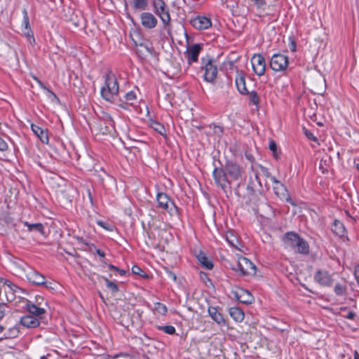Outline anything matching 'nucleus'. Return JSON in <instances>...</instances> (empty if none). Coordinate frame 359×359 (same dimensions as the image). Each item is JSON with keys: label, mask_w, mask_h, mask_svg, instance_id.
<instances>
[{"label": "nucleus", "mask_w": 359, "mask_h": 359, "mask_svg": "<svg viewBox=\"0 0 359 359\" xmlns=\"http://www.w3.org/2000/svg\"><path fill=\"white\" fill-rule=\"evenodd\" d=\"M332 231L339 237H343L346 234V229L344 224L338 220H334L332 226Z\"/></svg>", "instance_id": "bb28decb"}, {"label": "nucleus", "mask_w": 359, "mask_h": 359, "mask_svg": "<svg viewBox=\"0 0 359 359\" xmlns=\"http://www.w3.org/2000/svg\"><path fill=\"white\" fill-rule=\"evenodd\" d=\"M247 191L249 194H262L264 191V187L262 184V181H249L246 185Z\"/></svg>", "instance_id": "5701e85b"}, {"label": "nucleus", "mask_w": 359, "mask_h": 359, "mask_svg": "<svg viewBox=\"0 0 359 359\" xmlns=\"http://www.w3.org/2000/svg\"><path fill=\"white\" fill-rule=\"evenodd\" d=\"M198 262L207 269H212L213 268L212 262L205 256L203 252H200L196 256Z\"/></svg>", "instance_id": "cd10ccee"}, {"label": "nucleus", "mask_w": 359, "mask_h": 359, "mask_svg": "<svg viewBox=\"0 0 359 359\" xmlns=\"http://www.w3.org/2000/svg\"><path fill=\"white\" fill-rule=\"evenodd\" d=\"M289 39H290V50L292 52L296 51V43H295L294 40L292 37H290Z\"/></svg>", "instance_id": "603ef678"}, {"label": "nucleus", "mask_w": 359, "mask_h": 359, "mask_svg": "<svg viewBox=\"0 0 359 359\" xmlns=\"http://www.w3.org/2000/svg\"><path fill=\"white\" fill-rule=\"evenodd\" d=\"M34 304L39 306H41L43 305L47 306V302L45 301L44 298L41 296L36 297Z\"/></svg>", "instance_id": "49530a36"}, {"label": "nucleus", "mask_w": 359, "mask_h": 359, "mask_svg": "<svg viewBox=\"0 0 359 359\" xmlns=\"http://www.w3.org/2000/svg\"><path fill=\"white\" fill-rule=\"evenodd\" d=\"M132 272L134 274L140 275L142 277H145L146 276L145 272L140 267H139L137 265H134L132 267Z\"/></svg>", "instance_id": "37998d69"}, {"label": "nucleus", "mask_w": 359, "mask_h": 359, "mask_svg": "<svg viewBox=\"0 0 359 359\" xmlns=\"http://www.w3.org/2000/svg\"><path fill=\"white\" fill-rule=\"evenodd\" d=\"M26 307L29 314L34 317H37L39 320L42 319V316L46 313L44 307L37 306L30 302L27 304Z\"/></svg>", "instance_id": "aec40b11"}, {"label": "nucleus", "mask_w": 359, "mask_h": 359, "mask_svg": "<svg viewBox=\"0 0 359 359\" xmlns=\"http://www.w3.org/2000/svg\"><path fill=\"white\" fill-rule=\"evenodd\" d=\"M102 120L104 124V130L101 129V132L103 134L111 133L114 129V122L112 117L109 114H104Z\"/></svg>", "instance_id": "393cba45"}, {"label": "nucleus", "mask_w": 359, "mask_h": 359, "mask_svg": "<svg viewBox=\"0 0 359 359\" xmlns=\"http://www.w3.org/2000/svg\"><path fill=\"white\" fill-rule=\"evenodd\" d=\"M203 46L200 43H195L188 46L186 51V57L189 65L196 62L198 60V55L202 50Z\"/></svg>", "instance_id": "ddd939ff"}, {"label": "nucleus", "mask_w": 359, "mask_h": 359, "mask_svg": "<svg viewBox=\"0 0 359 359\" xmlns=\"http://www.w3.org/2000/svg\"><path fill=\"white\" fill-rule=\"evenodd\" d=\"M229 313L236 322H241L244 319V313L240 308L231 307L229 310Z\"/></svg>", "instance_id": "a878e982"}, {"label": "nucleus", "mask_w": 359, "mask_h": 359, "mask_svg": "<svg viewBox=\"0 0 359 359\" xmlns=\"http://www.w3.org/2000/svg\"><path fill=\"white\" fill-rule=\"evenodd\" d=\"M23 275H25L29 283L34 285H42L46 287H50V286H49L50 283L45 281L44 276L30 266L26 267L25 273Z\"/></svg>", "instance_id": "39448f33"}, {"label": "nucleus", "mask_w": 359, "mask_h": 359, "mask_svg": "<svg viewBox=\"0 0 359 359\" xmlns=\"http://www.w3.org/2000/svg\"><path fill=\"white\" fill-rule=\"evenodd\" d=\"M235 271H239L242 275H253L256 273V266L246 257H240L236 265L233 267Z\"/></svg>", "instance_id": "20e7f679"}, {"label": "nucleus", "mask_w": 359, "mask_h": 359, "mask_svg": "<svg viewBox=\"0 0 359 359\" xmlns=\"http://www.w3.org/2000/svg\"><path fill=\"white\" fill-rule=\"evenodd\" d=\"M231 181H215L217 187H220L224 192L227 191V188L230 186Z\"/></svg>", "instance_id": "a19ab883"}, {"label": "nucleus", "mask_w": 359, "mask_h": 359, "mask_svg": "<svg viewBox=\"0 0 359 359\" xmlns=\"http://www.w3.org/2000/svg\"><path fill=\"white\" fill-rule=\"evenodd\" d=\"M242 168L236 163L228 162L225 166V175L233 179L241 177Z\"/></svg>", "instance_id": "f3484780"}, {"label": "nucleus", "mask_w": 359, "mask_h": 359, "mask_svg": "<svg viewBox=\"0 0 359 359\" xmlns=\"http://www.w3.org/2000/svg\"><path fill=\"white\" fill-rule=\"evenodd\" d=\"M234 297L241 303L250 304L254 301V297L251 293L243 288H238L233 292Z\"/></svg>", "instance_id": "2eb2a0df"}, {"label": "nucleus", "mask_w": 359, "mask_h": 359, "mask_svg": "<svg viewBox=\"0 0 359 359\" xmlns=\"http://www.w3.org/2000/svg\"><path fill=\"white\" fill-rule=\"evenodd\" d=\"M354 163L355 164L357 170H359V159H355Z\"/></svg>", "instance_id": "052dcab7"}, {"label": "nucleus", "mask_w": 359, "mask_h": 359, "mask_svg": "<svg viewBox=\"0 0 359 359\" xmlns=\"http://www.w3.org/2000/svg\"><path fill=\"white\" fill-rule=\"evenodd\" d=\"M96 252L101 257H104V255H105L104 252L102 250H100V249H97L96 250Z\"/></svg>", "instance_id": "4d7b16f0"}, {"label": "nucleus", "mask_w": 359, "mask_h": 359, "mask_svg": "<svg viewBox=\"0 0 359 359\" xmlns=\"http://www.w3.org/2000/svg\"><path fill=\"white\" fill-rule=\"evenodd\" d=\"M192 26L198 29H207L212 26L211 20L205 16H197L191 21Z\"/></svg>", "instance_id": "dca6fc26"}, {"label": "nucleus", "mask_w": 359, "mask_h": 359, "mask_svg": "<svg viewBox=\"0 0 359 359\" xmlns=\"http://www.w3.org/2000/svg\"><path fill=\"white\" fill-rule=\"evenodd\" d=\"M209 316L211 318L219 325L225 326L226 325V321L224 318V316L219 311L218 308L214 306H210L208 310Z\"/></svg>", "instance_id": "6ab92c4d"}, {"label": "nucleus", "mask_w": 359, "mask_h": 359, "mask_svg": "<svg viewBox=\"0 0 359 359\" xmlns=\"http://www.w3.org/2000/svg\"><path fill=\"white\" fill-rule=\"evenodd\" d=\"M158 329L168 334H174L176 331L175 327L172 325L158 326Z\"/></svg>", "instance_id": "ea45409f"}, {"label": "nucleus", "mask_w": 359, "mask_h": 359, "mask_svg": "<svg viewBox=\"0 0 359 359\" xmlns=\"http://www.w3.org/2000/svg\"><path fill=\"white\" fill-rule=\"evenodd\" d=\"M158 207L166 210L170 215L177 212V208L166 194L158 192L156 195Z\"/></svg>", "instance_id": "423d86ee"}, {"label": "nucleus", "mask_w": 359, "mask_h": 359, "mask_svg": "<svg viewBox=\"0 0 359 359\" xmlns=\"http://www.w3.org/2000/svg\"><path fill=\"white\" fill-rule=\"evenodd\" d=\"M288 66L287 56L276 53L274 54L270 61V67L275 72H280L286 69Z\"/></svg>", "instance_id": "0eeeda50"}, {"label": "nucleus", "mask_w": 359, "mask_h": 359, "mask_svg": "<svg viewBox=\"0 0 359 359\" xmlns=\"http://www.w3.org/2000/svg\"><path fill=\"white\" fill-rule=\"evenodd\" d=\"M353 359H359V353H358L357 351H354V358H353Z\"/></svg>", "instance_id": "680f3d73"}, {"label": "nucleus", "mask_w": 359, "mask_h": 359, "mask_svg": "<svg viewBox=\"0 0 359 359\" xmlns=\"http://www.w3.org/2000/svg\"><path fill=\"white\" fill-rule=\"evenodd\" d=\"M116 271L119 273L120 276H124L126 273L125 270L118 268V270H116Z\"/></svg>", "instance_id": "13d9d810"}, {"label": "nucleus", "mask_w": 359, "mask_h": 359, "mask_svg": "<svg viewBox=\"0 0 359 359\" xmlns=\"http://www.w3.org/2000/svg\"><path fill=\"white\" fill-rule=\"evenodd\" d=\"M345 317L348 319L353 320L355 317V313L353 311H349Z\"/></svg>", "instance_id": "5fc2aeb1"}, {"label": "nucleus", "mask_w": 359, "mask_h": 359, "mask_svg": "<svg viewBox=\"0 0 359 359\" xmlns=\"http://www.w3.org/2000/svg\"><path fill=\"white\" fill-rule=\"evenodd\" d=\"M39 86L41 88L44 90L45 91H46L47 93H48L49 95H50L53 97H55V93L53 92H52L49 88H48L41 81L39 83Z\"/></svg>", "instance_id": "8fccbe9b"}, {"label": "nucleus", "mask_w": 359, "mask_h": 359, "mask_svg": "<svg viewBox=\"0 0 359 359\" xmlns=\"http://www.w3.org/2000/svg\"><path fill=\"white\" fill-rule=\"evenodd\" d=\"M154 11L160 18L165 25H168L170 23V15L169 8L166 4L165 6L158 8L157 10H154Z\"/></svg>", "instance_id": "4be33fe9"}, {"label": "nucleus", "mask_w": 359, "mask_h": 359, "mask_svg": "<svg viewBox=\"0 0 359 359\" xmlns=\"http://www.w3.org/2000/svg\"><path fill=\"white\" fill-rule=\"evenodd\" d=\"M24 225L27 227L29 231H38L42 235L44 234V226L41 223L30 224L28 222H25Z\"/></svg>", "instance_id": "7c9ffc66"}, {"label": "nucleus", "mask_w": 359, "mask_h": 359, "mask_svg": "<svg viewBox=\"0 0 359 359\" xmlns=\"http://www.w3.org/2000/svg\"><path fill=\"white\" fill-rule=\"evenodd\" d=\"M165 2L163 0H152V5L154 10H157L158 8L165 6Z\"/></svg>", "instance_id": "a18cd8bd"}, {"label": "nucleus", "mask_w": 359, "mask_h": 359, "mask_svg": "<svg viewBox=\"0 0 359 359\" xmlns=\"http://www.w3.org/2000/svg\"><path fill=\"white\" fill-rule=\"evenodd\" d=\"M97 223L99 226L109 231H112L114 230L113 226L107 222L103 221H97Z\"/></svg>", "instance_id": "c03bdc74"}, {"label": "nucleus", "mask_w": 359, "mask_h": 359, "mask_svg": "<svg viewBox=\"0 0 359 359\" xmlns=\"http://www.w3.org/2000/svg\"><path fill=\"white\" fill-rule=\"evenodd\" d=\"M108 268H109V269H111V270H114V271H116V270H118V267H116V266H114V265H112V264H109V265L108 266Z\"/></svg>", "instance_id": "bf43d9fd"}, {"label": "nucleus", "mask_w": 359, "mask_h": 359, "mask_svg": "<svg viewBox=\"0 0 359 359\" xmlns=\"http://www.w3.org/2000/svg\"><path fill=\"white\" fill-rule=\"evenodd\" d=\"M154 310L162 316H165L168 312L167 306L161 302H156L154 304Z\"/></svg>", "instance_id": "c9c22d12"}, {"label": "nucleus", "mask_w": 359, "mask_h": 359, "mask_svg": "<svg viewBox=\"0 0 359 359\" xmlns=\"http://www.w3.org/2000/svg\"><path fill=\"white\" fill-rule=\"evenodd\" d=\"M33 79L36 81L38 84L41 82V81L36 76H33Z\"/></svg>", "instance_id": "69168bd1"}, {"label": "nucleus", "mask_w": 359, "mask_h": 359, "mask_svg": "<svg viewBox=\"0 0 359 359\" xmlns=\"http://www.w3.org/2000/svg\"><path fill=\"white\" fill-rule=\"evenodd\" d=\"M33 79L36 81L38 84L41 82V81L36 76H33Z\"/></svg>", "instance_id": "338daca9"}, {"label": "nucleus", "mask_w": 359, "mask_h": 359, "mask_svg": "<svg viewBox=\"0 0 359 359\" xmlns=\"http://www.w3.org/2000/svg\"><path fill=\"white\" fill-rule=\"evenodd\" d=\"M31 128L33 133L40 139L43 143L48 142V136L47 130H43L37 125L32 124Z\"/></svg>", "instance_id": "b1692460"}, {"label": "nucleus", "mask_w": 359, "mask_h": 359, "mask_svg": "<svg viewBox=\"0 0 359 359\" xmlns=\"http://www.w3.org/2000/svg\"><path fill=\"white\" fill-rule=\"evenodd\" d=\"M236 86L238 92L242 95L248 94V90L246 88L245 79L244 74L242 72H237L235 79Z\"/></svg>", "instance_id": "412c9836"}, {"label": "nucleus", "mask_w": 359, "mask_h": 359, "mask_svg": "<svg viewBox=\"0 0 359 359\" xmlns=\"http://www.w3.org/2000/svg\"><path fill=\"white\" fill-rule=\"evenodd\" d=\"M306 135L311 140H316V138L314 137L313 133H311V132H309V133L306 132Z\"/></svg>", "instance_id": "6e6d98bb"}, {"label": "nucleus", "mask_w": 359, "mask_h": 359, "mask_svg": "<svg viewBox=\"0 0 359 359\" xmlns=\"http://www.w3.org/2000/svg\"><path fill=\"white\" fill-rule=\"evenodd\" d=\"M136 99V94L133 91L128 92L124 95V100L126 102L129 104H133Z\"/></svg>", "instance_id": "e433bc0d"}, {"label": "nucleus", "mask_w": 359, "mask_h": 359, "mask_svg": "<svg viewBox=\"0 0 359 359\" xmlns=\"http://www.w3.org/2000/svg\"><path fill=\"white\" fill-rule=\"evenodd\" d=\"M226 240L231 246H232L236 249H238V240L232 231H228L226 233Z\"/></svg>", "instance_id": "473e14b6"}, {"label": "nucleus", "mask_w": 359, "mask_h": 359, "mask_svg": "<svg viewBox=\"0 0 359 359\" xmlns=\"http://www.w3.org/2000/svg\"><path fill=\"white\" fill-rule=\"evenodd\" d=\"M40 325L39 319L31 315H25L20 318L19 325L26 328H35Z\"/></svg>", "instance_id": "a211bd4d"}, {"label": "nucleus", "mask_w": 359, "mask_h": 359, "mask_svg": "<svg viewBox=\"0 0 359 359\" xmlns=\"http://www.w3.org/2000/svg\"><path fill=\"white\" fill-rule=\"evenodd\" d=\"M7 305L4 303H0V320L3 319V318L6 315Z\"/></svg>", "instance_id": "de8ad7c7"}, {"label": "nucleus", "mask_w": 359, "mask_h": 359, "mask_svg": "<svg viewBox=\"0 0 359 359\" xmlns=\"http://www.w3.org/2000/svg\"><path fill=\"white\" fill-rule=\"evenodd\" d=\"M217 130H218L219 132H221V133L222 132V128H221V127H219V126H217V127H216V128H215V132H216V131H217Z\"/></svg>", "instance_id": "0e129e2a"}, {"label": "nucleus", "mask_w": 359, "mask_h": 359, "mask_svg": "<svg viewBox=\"0 0 359 359\" xmlns=\"http://www.w3.org/2000/svg\"><path fill=\"white\" fill-rule=\"evenodd\" d=\"M166 273H167L168 278H171L174 281L176 280V279H177L176 275L172 271L166 270Z\"/></svg>", "instance_id": "864d4df0"}, {"label": "nucleus", "mask_w": 359, "mask_h": 359, "mask_svg": "<svg viewBox=\"0 0 359 359\" xmlns=\"http://www.w3.org/2000/svg\"><path fill=\"white\" fill-rule=\"evenodd\" d=\"M14 264L18 269V272H21L22 274L25 273L26 267H29L27 264L20 259H18L14 262Z\"/></svg>", "instance_id": "58836bf2"}, {"label": "nucleus", "mask_w": 359, "mask_h": 359, "mask_svg": "<svg viewBox=\"0 0 359 359\" xmlns=\"http://www.w3.org/2000/svg\"><path fill=\"white\" fill-rule=\"evenodd\" d=\"M248 95H249V99L250 102L255 105H258L259 102V98L257 93L255 90H252L251 92L248 91Z\"/></svg>", "instance_id": "4c0bfd02"}, {"label": "nucleus", "mask_w": 359, "mask_h": 359, "mask_svg": "<svg viewBox=\"0 0 359 359\" xmlns=\"http://www.w3.org/2000/svg\"><path fill=\"white\" fill-rule=\"evenodd\" d=\"M132 7L135 10L145 11L149 6L148 0H132Z\"/></svg>", "instance_id": "c85d7f7f"}, {"label": "nucleus", "mask_w": 359, "mask_h": 359, "mask_svg": "<svg viewBox=\"0 0 359 359\" xmlns=\"http://www.w3.org/2000/svg\"><path fill=\"white\" fill-rule=\"evenodd\" d=\"M140 20L142 25L148 29H154L158 23L157 18L149 12L142 13L140 15Z\"/></svg>", "instance_id": "4468645a"}, {"label": "nucleus", "mask_w": 359, "mask_h": 359, "mask_svg": "<svg viewBox=\"0 0 359 359\" xmlns=\"http://www.w3.org/2000/svg\"><path fill=\"white\" fill-rule=\"evenodd\" d=\"M104 86L100 89L102 97L107 102H114L118 95L119 86L115 74L109 71L103 75Z\"/></svg>", "instance_id": "f257e3e1"}, {"label": "nucleus", "mask_w": 359, "mask_h": 359, "mask_svg": "<svg viewBox=\"0 0 359 359\" xmlns=\"http://www.w3.org/2000/svg\"><path fill=\"white\" fill-rule=\"evenodd\" d=\"M251 64L254 72L259 76L264 75L266 70L264 57L260 55H255L251 59Z\"/></svg>", "instance_id": "9b49d317"}, {"label": "nucleus", "mask_w": 359, "mask_h": 359, "mask_svg": "<svg viewBox=\"0 0 359 359\" xmlns=\"http://www.w3.org/2000/svg\"><path fill=\"white\" fill-rule=\"evenodd\" d=\"M102 278L103 279V280L106 283V286L113 293V294H116V292H118L119 289H118V285H116V283H115L114 282L109 280L107 278H105V277H102Z\"/></svg>", "instance_id": "72a5a7b5"}, {"label": "nucleus", "mask_w": 359, "mask_h": 359, "mask_svg": "<svg viewBox=\"0 0 359 359\" xmlns=\"http://www.w3.org/2000/svg\"><path fill=\"white\" fill-rule=\"evenodd\" d=\"M273 188L275 194L281 200L287 201L293 206H296V204L290 196L287 187L281 181H273Z\"/></svg>", "instance_id": "6e6552de"}, {"label": "nucleus", "mask_w": 359, "mask_h": 359, "mask_svg": "<svg viewBox=\"0 0 359 359\" xmlns=\"http://www.w3.org/2000/svg\"><path fill=\"white\" fill-rule=\"evenodd\" d=\"M8 144L6 142L0 137V151H4L8 149Z\"/></svg>", "instance_id": "09e8293b"}, {"label": "nucleus", "mask_w": 359, "mask_h": 359, "mask_svg": "<svg viewBox=\"0 0 359 359\" xmlns=\"http://www.w3.org/2000/svg\"><path fill=\"white\" fill-rule=\"evenodd\" d=\"M1 281L7 287L5 292L8 301L12 302L16 296L20 297V294L23 292L20 287L7 279L1 278Z\"/></svg>", "instance_id": "1a4fd4ad"}, {"label": "nucleus", "mask_w": 359, "mask_h": 359, "mask_svg": "<svg viewBox=\"0 0 359 359\" xmlns=\"http://www.w3.org/2000/svg\"><path fill=\"white\" fill-rule=\"evenodd\" d=\"M314 280L319 285L324 287H330L333 283L332 276L325 270H318L314 275Z\"/></svg>", "instance_id": "f8f14e48"}, {"label": "nucleus", "mask_w": 359, "mask_h": 359, "mask_svg": "<svg viewBox=\"0 0 359 359\" xmlns=\"http://www.w3.org/2000/svg\"><path fill=\"white\" fill-rule=\"evenodd\" d=\"M19 327V324H17L11 327H9L4 333V337L6 339H13L17 337L20 333Z\"/></svg>", "instance_id": "c756f323"}, {"label": "nucleus", "mask_w": 359, "mask_h": 359, "mask_svg": "<svg viewBox=\"0 0 359 359\" xmlns=\"http://www.w3.org/2000/svg\"><path fill=\"white\" fill-rule=\"evenodd\" d=\"M98 177L100 180H104L107 176V173L102 168H100V171L95 170L92 173V177Z\"/></svg>", "instance_id": "79ce46f5"}, {"label": "nucleus", "mask_w": 359, "mask_h": 359, "mask_svg": "<svg viewBox=\"0 0 359 359\" xmlns=\"http://www.w3.org/2000/svg\"><path fill=\"white\" fill-rule=\"evenodd\" d=\"M22 14L23 20L21 25L22 34L27 38L29 43L33 44L35 43V39L30 27L29 16L26 9H23Z\"/></svg>", "instance_id": "9d476101"}, {"label": "nucleus", "mask_w": 359, "mask_h": 359, "mask_svg": "<svg viewBox=\"0 0 359 359\" xmlns=\"http://www.w3.org/2000/svg\"><path fill=\"white\" fill-rule=\"evenodd\" d=\"M334 291L337 296H344L346 294L347 288L345 285H342L339 283H336L334 287Z\"/></svg>", "instance_id": "f704fd0d"}, {"label": "nucleus", "mask_w": 359, "mask_h": 359, "mask_svg": "<svg viewBox=\"0 0 359 359\" xmlns=\"http://www.w3.org/2000/svg\"><path fill=\"white\" fill-rule=\"evenodd\" d=\"M4 327L1 325H0V333H1L4 331Z\"/></svg>", "instance_id": "774afa93"}, {"label": "nucleus", "mask_w": 359, "mask_h": 359, "mask_svg": "<svg viewBox=\"0 0 359 359\" xmlns=\"http://www.w3.org/2000/svg\"><path fill=\"white\" fill-rule=\"evenodd\" d=\"M88 197H89L90 202L93 203V196H92V194H91L90 190H88Z\"/></svg>", "instance_id": "e2e57ef3"}, {"label": "nucleus", "mask_w": 359, "mask_h": 359, "mask_svg": "<svg viewBox=\"0 0 359 359\" xmlns=\"http://www.w3.org/2000/svg\"><path fill=\"white\" fill-rule=\"evenodd\" d=\"M283 241L287 247L292 248L296 252L302 255L309 253V243L297 233L292 231L285 233Z\"/></svg>", "instance_id": "f03ea898"}, {"label": "nucleus", "mask_w": 359, "mask_h": 359, "mask_svg": "<svg viewBox=\"0 0 359 359\" xmlns=\"http://www.w3.org/2000/svg\"><path fill=\"white\" fill-rule=\"evenodd\" d=\"M269 149L273 152L274 155H276V152L277 150V144L273 140H271L269 142Z\"/></svg>", "instance_id": "3c124183"}, {"label": "nucleus", "mask_w": 359, "mask_h": 359, "mask_svg": "<svg viewBox=\"0 0 359 359\" xmlns=\"http://www.w3.org/2000/svg\"><path fill=\"white\" fill-rule=\"evenodd\" d=\"M201 69L204 70V80L212 83L217 75V67L215 61L210 57H206L201 58Z\"/></svg>", "instance_id": "7ed1b4c3"}, {"label": "nucleus", "mask_w": 359, "mask_h": 359, "mask_svg": "<svg viewBox=\"0 0 359 359\" xmlns=\"http://www.w3.org/2000/svg\"><path fill=\"white\" fill-rule=\"evenodd\" d=\"M149 126L151 128H153L155 131L159 133L161 135H165L166 130L163 124L161 123L156 121L154 120H151L149 123Z\"/></svg>", "instance_id": "2f4dec72"}]
</instances>
